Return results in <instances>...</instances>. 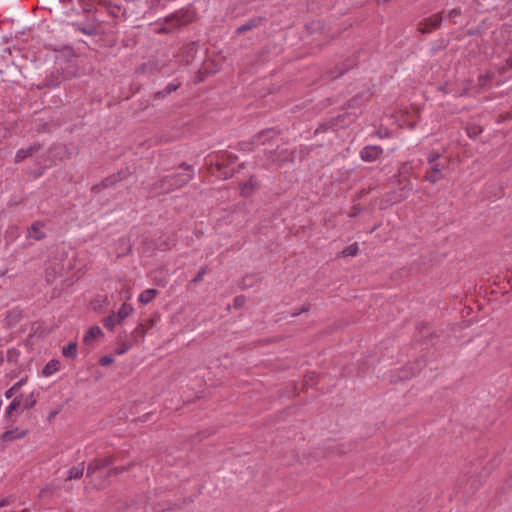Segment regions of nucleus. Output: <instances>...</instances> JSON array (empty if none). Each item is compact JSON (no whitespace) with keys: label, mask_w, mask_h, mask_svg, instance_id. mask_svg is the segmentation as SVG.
I'll return each mask as SVG.
<instances>
[{"label":"nucleus","mask_w":512,"mask_h":512,"mask_svg":"<svg viewBox=\"0 0 512 512\" xmlns=\"http://www.w3.org/2000/svg\"><path fill=\"white\" fill-rule=\"evenodd\" d=\"M196 20V12L193 8H182L166 16L156 23V34H172Z\"/></svg>","instance_id":"obj_1"},{"label":"nucleus","mask_w":512,"mask_h":512,"mask_svg":"<svg viewBox=\"0 0 512 512\" xmlns=\"http://www.w3.org/2000/svg\"><path fill=\"white\" fill-rule=\"evenodd\" d=\"M179 167L185 172L162 177L151 185L150 191L159 194H168L188 184L194 176L192 166L187 163H182Z\"/></svg>","instance_id":"obj_2"},{"label":"nucleus","mask_w":512,"mask_h":512,"mask_svg":"<svg viewBox=\"0 0 512 512\" xmlns=\"http://www.w3.org/2000/svg\"><path fill=\"white\" fill-rule=\"evenodd\" d=\"M238 157L228 151H219L215 155V168L220 173L219 177L222 179H228L233 176L235 169L231 167L235 164Z\"/></svg>","instance_id":"obj_3"},{"label":"nucleus","mask_w":512,"mask_h":512,"mask_svg":"<svg viewBox=\"0 0 512 512\" xmlns=\"http://www.w3.org/2000/svg\"><path fill=\"white\" fill-rule=\"evenodd\" d=\"M128 0H98V5L105 9L112 17L125 20L127 17V8L124 2Z\"/></svg>","instance_id":"obj_4"},{"label":"nucleus","mask_w":512,"mask_h":512,"mask_svg":"<svg viewBox=\"0 0 512 512\" xmlns=\"http://www.w3.org/2000/svg\"><path fill=\"white\" fill-rule=\"evenodd\" d=\"M276 135L274 129H266L254 135L251 141L239 143V150L251 151L255 145H264Z\"/></svg>","instance_id":"obj_5"},{"label":"nucleus","mask_w":512,"mask_h":512,"mask_svg":"<svg viewBox=\"0 0 512 512\" xmlns=\"http://www.w3.org/2000/svg\"><path fill=\"white\" fill-rule=\"evenodd\" d=\"M442 21V13L433 14L419 22L417 31L421 34L431 33L441 26Z\"/></svg>","instance_id":"obj_6"},{"label":"nucleus","mask_w":512,"mask_h":512,"mask_svg":"<svg viewBox=\"0 0 512 512\" xmlns=\"http://www.w3.org/2000/svg\"><path fill=\"white\" fill-rule=\"evenodd\" d=\"M114 456L98 457L93 459L87 466V477L92 476L97 471L107 468L115 462Z\"/></svg>","instance_id":"obj_7"},{"label":"nucleus","mask_w":512,"mask_h":512,"mask_svg":"<svg viewBox=\"0 0 512 512\" xmlns=\"http://www.w3.org/2000/svg\"><path fill=\"white\" fill-rule=\"evenodd\" d=\"M413 189V186L411 183L405 184L403 187L399 188L398 190L392 191L387 194V201L391 202L392 204L399 203L410 195L411 191Z\"/></svg>","instance_id":"obj_8"},{"label":"nucleus","mask_w":512,"mask_h":512,"mask_svg":"<svg viewBox=\"0 0 512 512\" xmlns=\"http://www.w3.org/2000/svg\"><path fill=\"white\" fill-rule=\"evenodd\" d=\"M382 153H383V149L380 146L369 145V146H365L360 151V157L365 162H373V161L377 160Z\"/></svg>","instance_id":"obj_9"},{"label":"nucleus","mask_w":512,"mask_h":512,"mask_svg":"<svg viewBox=\"0 0 512 512\" xmlns=\"http://www.w3.org/2000/svg\"><path fill=\"white\" fill-rule=\"evenodd\" d=\"M42 148L40 143H34L27 148H21L16 152L14 161L15 163H20L24 161L26 158L31 157L35 153H37Z\"/></svg>","instance_id":"obj_10"},{"label":"nucleus","mask_w":512,"mask_h":512,"mask_svg":"<svg viewBox=\"0 0 512 512\" xmlns=\"http://www.w3.org/2000/svg\"><path fill=\"white\" fill-rule=\"evenodd\" d=\"M188 503V500L186 498H183L181 500H179L178 502H163V503H158L156 506H155V511L156 512H167V511H173V510H177V509H182L186 504Z\"/></svg>","instance_id":"obj_11"},{"label":"nucleus","mask_w":512,"mask_h":512,"mask_svg":"<svg viewBox=\"0 0 512 512\" xmlns=\"http://www.w3.org/2000/svg\"><path fill=\"white\" fill-rule=\"evenodd\" d=\"M43 227H44V222H42V221L34 222L28 229V237H30L36 241L43 240L46 237V234L42 231Z\"/></svg>","instance_id":"obj_12"},{"label":"nucleus","mask_w":512,"mask_h":512,"mask_svg":"<svg viewBox=\"0 0 512 512\" xmlns=\"http://www.w3.org/2000/svg\"><path fill=\"white\" fill-rule=\"evenodd\" d=\"M28 434L27 430L20 431L18 428L7 430L1 435L2 442H11L17 439H22Z\"/></svg>","instance_id":"obj_13"},{"label":"nucleus","mask_w":512,"mask_h":512,"mask_svg":"<svg viewBox=\"0 0 512 512\" xmlns=\"http://www.w3.org/2000/svg\"><path fill=\"white\" fill-rule=\"evenodd\" d=\"M444 177V174L442 172V168H440V165L438 163L430 165V170L425 175V180L436 183L440 179Z\"/></svg>","instance_id":"obj_14"},{"label":"nucleus","mask_w":512,"mask_h":512,"mask_svg":"<svg viewBox=\"0 0 512 512\" xmlns=\"http://www.w3.org/2000/svg\"><path fill=\"white\" fill-rule=\"evenodd\" d=\"M264 20L263 17L251 18L236 29V34L240 35L258 27Z\"/></svg>","instance_id":"obj_15"},{"label":"nucleus","mask_w":512,"mask_h":512,"mask_svg":"<svg viewBox=\"0 0 512 512\" xmlns=\"http://www.w3.org/2000/svg\"><path fill=\"white\" fill-rule=\"evenodd\" d=\"M257 186H258V183H257L255 177L251 176L247 182L240 184L239 188H240L241 196H243V197L250 196L252 193H254Z\"/></svg>","instance_id":"obj_16"},{"label":"nucleus","mask_w":512,"mask_h":512,"mask_svg":"<svg viewBox=\"0 0 512 512\" xmlns=\"http://www.w3.org/2000/svg\"><path fill=\"white\" fill-rule=\"evenodd\" d=\"M351 68H352V65H346V64L337 65V66H335L334 70L328 71L326 73V77L329 80H335V79L339 78L340 76H342L344 73H346Z\"/></svg>","instance_id":"obj_17"},{"label":"nucleus","mask_w":512,"mask_h":512,"mask_svg":"<svg viewBox=\"0 0 512 512\" xmlns=\"http://www.w3.org/2000/svg\"><path fill=\"white\" fill-rule=\"evenodd\" d=\"M61 363L57 359L50 360L42 369V375L45 377L51 376L52 374L60 370Z\"/></svg>","instance_id":"obj_18"},{"label":"nucleus","mask_w":512,"mask_h":512,"mask_svg":"<svg viewBox=\"0 0 512 512\" xmlns=\"http://www.w3.org/2000/svg\"><path fill=\"white\" fill-rule=\"evenodd\" d=\"M158 293L159 292L157 289H146L140 293L138 300L141 304L147 305L151 301H153V299L158 295Z\"/></svg>","instance_id":"obj_19"},{"label":"nucleus","mask_w":512,"mask_h":512,"mask_svg":"<svg viewBox=\"0 0 512 512\" xmlns=\"http://www.w3.org/2000/svg\"><path fill=\"white\" fill-rule=\"evenodd\" d=\"M103 336L102 330L98 326H92L89 328V330L86 332L84 336V343L89 344L93 340Z\"/></svg>","instance_id":"obj_20"},{"label":"nucleus","mask_w":512,"mask_h":512,"mask_svg":"<svg viewBox=\"0 0 512 512\" xmlns=\"http://www.w3.org/2000/svg\"><path fill=\"white\" fill-rule=\"evenodd\" d=\"M84 469H85L84 462L78 464L77 466L72 467L68 471V475H67V479L66 480L71 481V480H75V479H80L83 476Z\"/></svg>","instance_id":"obj_21"},{"label":"nucleus","mask_w":512,"mask_h":512,"mask_svg":"<svg viewBox=\"0 0 512 512\" xmlns=\"http://www.w3.org/2000/svg\"><path fill=\"white\" fill-rule=\"evenodd\" d=\"M117 246H118V248H117L118 256H124V255L130 253L132 250L129 240L124 237L118 239Z\"/></svg>","instance_id":"obj_22"},{"label":"nucleus","mask_w":512,"mask_h":512,"mask_svg":"<svg viewBox=\"0 0 512 512\" xmlns=\"http://www.w3.org/2000/svg\"><path fill=\"white\" fill-rule=\"evenodd\" d=\"M62 355L65 358L75 359L77 357V342H70L62 348Z\"/></svg>","instance_id":"obj_23"},{"label":"nucleus","mask_w":512,"mask_h":512,"mask_svg":"<svg viewBox=\"0 0 512 512\" xmlns=\"http://www.w3.org/2000/svg\"><path fill=\"white\" fill-rule=\"evenodd\" d=\"M133 312V307L127 303H123L117 313V322L121 323L126 317Z\"/></svg>","instance_id":"obj_24"},{"label":"nucleus","mask_w":512,"mask_h":512,"mask_svg":"<svg viewBox=\"0 0 512 512\" xmlns=\"http://www.w3.org/2000/svg\"><path fill=\"white\" fill-rule=\"evenodd\" d=\"M133 466H134V462H130L127 465H124V466L113 467V468L108 470L107 477L118 476L119 474H122V473L130 470Z\"/></svg>","instance_id":"obj_25"},{"label":"nucleus","mask_w":512,"mask_h":512,"mask_svg":"<svg viewBox=\"0 0 512 512\" xmlns=\"http://www.w3.org/2000/svg\"><path fill=\"white\" fill-rule=\"evenodd\" d=\"M180 87V82H171L163 90L155 94L156 97H166L170 93L176 91Z\"/></svg>","instance_id":"obj_26"},{"label":"nucleus","mask_w":512,"mask_h":512,"mask_svg":"<svg viewBox=\"0 0 512 512\" xmlns=\"http://www.w3.org/2000/svg\"><path fill=\"white\" fill-rule=\"evenodd\" d=\"M27 382V377H24V378H21L18 382H16L11 388H9L6 392H5V397L7 399L11 398L14 396V394L22 387L26 384Z\"/></svg>","instance_id":"obj_27"},{"label":"nucleus","mask_w":512,"mask_h":512,"mask_svg":"<svg viewBox=\"0 0 512 512\" xmlns=\"http://www.w3.org/2000/svg\"><path fill=\"white\" fill-rule=\"evenodd\" d=\"M37 403V397L34 392H31L29 395L25 397V399L22 398V407L25 410H29L33 408Z\"/></svg>","instance_id":"obj_28"},{"label":"nucleus","mask_w":512,"mask_h":512,"mask_svg":"<svg viewBox=\"0 0 512 512\" xmlns=\"http://www.w3.org/2000/svg\"><path fill=\"white\" fill-rule=\"evenodd\" d=\"M22 397L23 395L20 394L19 396H16L12 400V402L6 408V415H10L13 411L17 410L20 406H22Z\"/></svg>","instance_id":"obj_29"},{"label":"nucleus","mask_w":512,"mask_h":512,"mask_svg":"<svg viewBox=\"0 0 512 512\" xmlns=\"http://www.w3.org/2000/svg\"><path fill=\"white\" fill-rule=\"evenodd\" d=\"M358 251H359L358 244L357 243H353V244L347 246L346 248H344L340 252V255L342 257L356 256L358 254Z\"/></svg>","instance_id":"obj_30"},{"label":"nucleus","mask_w":512,"mask_h":512,"mask_svg":"<svg viewBox=\"0 0 512 512\" xmlns=\"http://www.w3.org/2000/svg\"><path fill=\"white\" fill-rule=\"evenodd\" d=\"M341 116H338L337 118L335 119H332L330 120L329 122H326V123H322L320 124L316 130H315V133H322V132H325L327 130H329L330 128H332L334 125H335V122L340 118Z\"/></svg>","instance_id":"obj_31"},{"label":"nucleus","mask_w":512,"mask_h":512,"mask_svg":"<svg viewBox=\"0 0 512 512\" xmlns=\"http://www.w3.org/2000/svg\"><path fill=\"white\" fill-rule=\"evenodd\" d=\"M118 182H119V180H118V178L116 177V175L114 173V174L109 175L108 177L104 178L101 181V186H102V188H109V187L115 185Z\"/></svg>","instance_id":"obj_32"},{"label":"nucleus","mask_w":512,"mask_h":512,"mask_svg":"<svg viewBox=\"0 0 512 512\" xmlns=\"http://www.w3.org/2000/svg\"><path fill=\"white\" fill-rule=\"evenodd\" d=\"M104 326L109 329L113 330L116 324H119L117 322V316L113 313L109 316H107L103 321Z\"/></svg>","instance_id":"obj_33"},{"label":"nucleus","mask_w":512,"mask_h":512,"mask_svg":"<svg viewBox=\"0 0 512 512\" xmlns=\"http://www.w3.org/2000/svg\"><path fill=\"white\" fill-rule=\"evenodd\" d=\"M281 153L284 154V156H283V158L281 160H277L275 158H272V161L276 162L277 165H281L282 163L287 162V161H292V159H293V153L292 152H289L287 149H284V150H282Z\"/></svg>","instance_id":"obj_34"},{"label":"nucleus","mask_w":512,"mask_h":512,"mask_svg":"<svg viewBox=\"0 0 512 512\" xmlns=\"http://www.w3.org/2000/svg\"><path fill=\"white\" fill-rule=\"evenodd\" d=\"M207 266H202L196 276L191 280L192 284H197L203 280L204 275L207 273Z\"/></svg>","instance_id":"obj_35"},{"label":"nucleus","mask_w":512,"mask_h":512,"mask_svg":"<svg viewBox=\"0 0 512 512\" xmlns=\"http://www.w3.org/2000/svg\"><path fill=\"white\" fill-rule=\"evenodd\" d=\"M77 30L80 31L81 33L89 35V36H94L97 34V28L93 25L88 26V27L78 26Z\"/></svg>","instance_id":"obj_36"},{"label":"nucleus","mask_w":512,"mask_h":512,"mask_svg":"<svg viewBox=\"0 0 512 512\" xmlns=\"http://www.w3.org/2000/svg\"><path fill=\"white\" fill-rule=\"evenodd\" d=\"M131 171L128 167L121 169L120 171L116 172L115 175L118 178L119 182L127 179L131 175Z\"/></svg>","instance_id":"obj_37"},{"label":"nucleus","mask_w":512,"mask_h":512,"mask_svg":"<svg viewBox=\"0 0 512 512\" xmlns=\"http://www.w3.org/2000/svg\"><path fill=\"white\" fill-rule=\"evenodd\" d=\"M131 348V344L127 342H120L115 350L117 355L126 353Z\"/></svg>","instance_id":"obj_38"},{"label":"nucleus","mask_w":512,"mask_h":512,"mask_svg":"<svg viewBox=\"0 0 512 512\" xmlns=\"http://www.w3.org/2000/svg\"><path fill=\"white\" fill-rule=\"evenodd\" d=\"M245 302H246L245 296L239 295L234 298L233 306H234V308L239 309L244 306Z\"/></svg>","instance_id":"obj_39"},{"label":"nucleus","mask_w":512,"mask_h":512,"mask_svg":"<svg viewBox=\"0 0 512 512\" xmlns=\"http://www.w3.org/2000/svg\"><path fill=\"white\" fill-rule=\"evenodd\" d=\"M113 358L111 356H103L99 359V364L101 366H107L113 362Z\"/></svg>","instance_id":"obj_40"},{"label":"nucleus","mask_w":512,"mask_h":512,"mask_svg":"<svg viewBox=\"0 0 512 512\" xmlns=\"http://www.w3.org/2000/svg\"><path fill=\"white\" fill-rule=\"evenodd\" d=\"M359 98L358 97H354L352 99H350L347 103H346V107L347 108H355L358 106L359 104Z\"/></svg>","instance_id":"obj_41"},{"label":"nucleus","mask_w":512,"mask_h":512,"mask_svg":"<svg viewBox=\"0 0 512 512\" xmlns=\"http://www.w3.org/2000/svg\"><path fill=\"white\" fill-rule=\"evenodd\" d=\"M439 157H440V155L437 152L430 153V155L428 157V164L429 165L435 164Z\"/></svg>","instance_id":"obj_42"},{"label":"nucleus","mask_w":512,"mask_h":512,"mask_svg":"<svg viewBox=\"0 0 512 512\" xmlns=\"http://www.w3.org/2000/svg\"><path fill=\"white\" fill-rule=\"evenodd\" d=\"M59 412H60V410L51 411L48 415V421H52V419H54L58 415Z\"/></svg>","instance_id":"obj_43"},{"label":"nucleus","mask_w":512,"mask_h":512,"mask_svg":"<svg viewBox=\"0 0 512 512\" xmlns=\"http://www.w3.org/2000/svg\"><path fill=\"white\" fill-rule=\"evenodd\" d=\"M310 309L309 305H304L299 312L293 313V316L299 315L301 312H308Z\"/></svg>","instance_id":"obj_44"},{"label":"nucleus","mask_w":512,"mask_h":512,"mask_svg":"<svg viewBox=\"0 0 512 512\" xmlns=\"http://www.w3.org/2000/svg\"><path fill=\"white\" fill-rule=\"evenodd\" d=\"M11 503V500L9 498L0 500V508L5 507Z\"/></svg>","instance_id":"obj_45"},{"label":"nucleus","mask_w":512,"mask_h":512,"mask_svg":"<svg viewBox=\"0 0 512 512\" xmlns=\"http://www.w3.org/2000/svg\"><path fill=\"white\" fill-rule=\"evenodd\" d=\"M101 189H103V188L101 186V183H99V184H96V185L92 186L91 191L92 192H99Z\"/></svg>","instance_id":"obj_46"},{"label":"nucleus","mask_w":512,"mask_h":512,"mask_svg":"<svg viewBox=\"0 0 512 512\" xmlns=\"http://www.w3.org/2000/svg\"><path fill=\"white\" fill-rule=\"evenodd\" d=\"M506 67L508 69H512V56H510L507 60H506Z\"/></svg>","instance_id":"obj_47"},{"label":"nucleus","mask_w":512,"mask_h":512,"mask_svg":"<svg viewBox=\"0 0 512 512\" xmlns=\"http://www.w3.org/2000/svg\"><path fill=\"white\" fill-rule=\"evenodd\" d=\"M314 377H315V374H314V373H312V374H308V375H305V381H306L307 383H308V379H309V381H313Z\"/></svg>","instance_id":"obj_48"},{"label":"nucleus","mask_w":512,"mask_h":512,"mask_svg":"<svg viewBox=\"0 0 512 512\" xmlns=\"http://www.w3.org/2000/svg\"><path fill=\"white\" fill-rule=\"evenodd\" d=\"M357 214H358V209H357V207H353L352 212L350 213V216H351V217H355Z\"/></svg>","instance_id":"obj_49"},{"label":"nucleus","mask_w":512,"mask_h":512,"mask_svg":"<svg viewBox=\"0 0 512 512\" xmlns=\"http://www.w3.org/2000/svg\"><path fill=\"white\" fill-rule=\"evenodd\" d=\"M457 13H458V11H457L456 9H454V10H450V12H449L450 18H452V17H453V15H454V14H457Z\"/></svg>","instance_id":"obj_50"},{"label":"nucleus","mask_w":512,"mask_h":512,"mask_svg":"<svg viewBox=\"0 0 512 512\" xmlns=\"http://www.w3.org/2000/svg\"><path fill=\"white\" fill-rule=\"evenodd\" d=\"M140 328H142V324H139V326L136 328L135 332H137Z\"/></svg>","instance_id":"obj_51"}]
</instances>
